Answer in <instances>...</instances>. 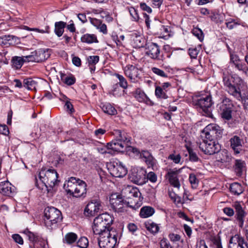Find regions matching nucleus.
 Instances as JSON below:
<instances>
[{"mask_svg": "<svg viewBox=\"0 0 248 248\" xmlns=\"http://www.w3.org/2000/svg\"><path fill=\"white\" fill-rule=\"evenodd\" d=\"M223 81L226 91L239 101H242L244 108L248 110V94L242 97L240 90L242 80L239 78L235 79L230 75H224Z\"/></svg>", "mask_w": 248, "mask_h": 248, "instance_id": "obj_1", "label": "nucleus"}, {"mask_svg": "<svg viewBox=\"0 0 248 248\" xmlns=\"http://www.w3.org/2000/svg\"><path fill=\"white\" fill-rule=\"evenodd\" d=\"M38 175L40 184L38 180L36 179L35 185L39 189L43 190L45 188L49 191L59 183L58 174L54 169H42Z\"/></svg>", "mask_w": 248, "mask_h": 248, "instance_id": "obj_2", "label": "nucleus"}, {"mask_svg": "<svg viewBox=\"0 0 248 248\" xmlns=\"http://www.w3.org/2000/svg\"><path fill=\"white\" fill-rule=\"evenodd\" d=\"M116 138L111 142L108 143V146L113 151L115 152H124L127 147L131 149L132 147L130 146L131 138L127 133L122 132L120 130H114V133Z\"/></svg>", "mask_w": 248, "mask_h": 248, "instance_id": "obj_3", "label": "nucleus"}, {"mask_svg": "<svg viewBox=\"0 0 248 248\" xmlns=\"http://www.w3.org/2000/svg\"><path fill=\"white\" fill-rule=\"evenodd\" d=\"M112 222V217L108 214H100L93 220L92 226L93 233L99 235L104 232L109 231V228Z\"/></svg>", "mask_w": 248, "mask_h": 248, "instance_id": "obj_4", "label": "nucleus"}, {"mask_svg": "<svg viewBox=\"0 0 248 248\" xmlns=\"http://www.w3.org/2000/svg\"><path fill=\"white\" fill-rule=\"evenodd\" d=\"M44 224L49 230L56 228L57 223L62 221V217L60 210L53 207H47L44 210Z\"/></svg>", "mask_w": 248, "mask_h": 248, "instance_id": "obj_5", "label": "nucleus"}, {"mask_svg": "<svg viewBox=\"0 0 248 248\" xmlns=\"http://www.w3.org/2000/svg\"><path fill=\"white\" fill-rule=\"evenodd\" d=\"M98 245L100 248H114L117 244V232L112 229L99 235Z\"/></svg>", "mask_w": 248, "mask_h": 248, "instance_id": "obj_6", "label": "nucleus"}, {"mask_svg": "<svg viewBox=\"0 0 248 248\" xmlns=\"http://www.w3.org/2000/svg\"><path fill=\"white\" fill-rule=\"evenodd\" d=\"M194 104L196 108L202 115L208 117H212L211 106L213 103L210 95H207L205 97H200L199 98L195 99Z\"/></svg>", "mask_w": 248, "mask_h": 248, "instance_id": "obj_7", "label": "nucleus"}, {"mask_svg": "<svg viewBox=\"0 0 248 248\" xmlns=\"http://www.w3.org/2000/svg\"><path fill=\"white\" fill-rule=\"evenodd\" d=\"M197 144L200 149L206 155H212L221 150V146L215 140L202 138Z\"/></svg>", "mask_w": 248, "mask_h": 248, "instance_id": "obj_8", "label": "nucleus"}, {"mask_svg": "<svg viewBox=\"0 0 248 248\" xmlns=\"http://www.w3.org/2000/svg\"><path fill=\"white\" fill-rule=\"evenodd\" d=\"M232 207L235 210V216L236 223L239 228L242 229L244 227L245 218L247 213L245 210L246 207L241 202L236 201L233 202Z\"/></svg>", "mask_w": 248, "mask_h": 248, "instance_id": "obj_9", "label": "nucleus"}, {"mask_svg": "<svg viewBox=\"0 0 248 248\" xmlns=\"http://www.w3.org/2000/svg\"><path fill=\"white\" fill-rule=\"evenodd\" d=\"M107 167L111 175L115 177H123L127 173V169L119 161L110 162Z\"/></svg>", "mask_w": 248, "mask_h": 248, "instance_id": "obj_10", "label": "nucleus"}, {"mask_svg": "<svg viewBox=\"0 0 248 248\" xmlns=\"http://www.w3.org/2000/svg\"><path fill=\"white\" fill-rule=\"evenodd\" d=\"M233 104L232 101L228 98H225L220 105L219 109L221 117L226 120H230L232 118Z\"/></svg>", "mask_w": 248, "mask_h": 248, "instance_id": "obj_11", "label": "nucleus"}, {"mask_svg": "<svg viewBox=\"0 0 248 248\" xmlns=\"http://www.w3.org/2000/svg\"><path fill=\"white\" fill-rule=\"evenodd\" d=\"M50 54L47 51L44 49H39L31 53V54L25 56V60L28 62H40L47 59Z\"/></svg>", "mask_w": 248, "mask_h": 248, "instance_id": "obj_12", "label": "nucleus"}, {"mask_svg": "<svg viewBox=\"0 0 248 248\" xmlns=\"http://www.w3.org/2000/svg\"><path fill=\"white\" fill-rule=\"evenodd\" d=\"M132 152L139 155L141 159L146 163L149 168H153L155 165L156 160L148 151L142 150L140 152L137 148H132Z\"/></svg>", "mask_w": 248, "mask_h": 248, "instance_id": "obj_13", "label": "nucleus"}, {"mask_svg": "<svg viewBox=\"0 0 248 248\" xmlns=\"http://www.w3.org/2000/svg\"><path fill=\"white\" fill-rule=\"evenodd\" d=\"M230 147L236 155L240 154L243 151L244 144V137L242 135H234L229 140Z\"/></svg>", "mask_w": 248, "mask_h": 248, "instance_id": "obj_14", "label": "nucleus"}, {"mask_svg": "<svg viewBox=\"0 0 248 248\" xmlns=\"http://www.w3.org/2000/svg\"><path fill=\"white\" fill-rule=\"evenodd\" d=\"M109 202L113 211L117 212H123L125 202L121 195L116 193L111 195Z\"/></svg>", "mask_w": 248, "mask_h": 248, "instance_id": "obj_15", "label": "nucleus"}, {"mask_svg": "<svg viewBox=\"0 0 248 248\" xmlns=\"http://www.w3.org/2000/svg\"><path fill=\"white\" fill-rule=\"evenodd\" d=\"M125 75L132 82H137L140 78V71L135 65L128 64L124 68Z\"/></svg>", "mask_w": 248, "mask_h": 248, "instance_id": "obj_16", "label": "nucleus"}, {"mask_svg": "<svg viewBox=\"0 0 248 248\" xmlns=\"http://www.w3.org/2000/svg\"><path fill=\"white\" fill-rule=\"evenodd\" d=\"M100 202L97 200H93L86 205L84 209V214L87 217H92L97 214L101 209Z\"/></svg>", "mask_w": 248, "mask_h": 248, "instance_id": "obj_17", "label": "nucleus"}, {"mask_svg": "<svg viewBox=\"0 0 248 248\" xmlns=\"http://www.w3.org/2000/svg\"><path fill=\"white\" fill-rule=\"evenodd\" d=\"M145 54L153 59H158L160 54L159 46L154 43H148L146 44Z\"/></svg>", "mask_w": 248, "mask_h": 248, "instance_id": "obj_18", "label": "nucleus"}, {"mask_svg": "<svg viewBox=\"0 0 248 248\" xmlns=\"http://www.w3.org/2000/svg\"><path fill=\"white\" fill-rule=\"evenodd\" d=\"M228 248H248V245L244 237L235 235L231 238Z\"/></svg>", "mask_w": 248, "mask_h": 248, "instance_id": "obj_19", "label": "nucleus"}, {"mask_svg": "<svg viewBox=\"0 0 248 248\" xmlns=\"http://www.w3.org/2000/svg\"><path fill=\"white\" fill-rule=\"evenodd\" d=\"M180 172V170L170 169L166 174V177L168 179L170 183L174 187L179 188L180 183L178 178V174Z\"/></svg>", "mask_w": 248, "mask_h": 248, "instance_id": "obj_20", "label": "nucleus"}, {"mask_svg": "<svg viewBox=\"0 0 248 248\" xmlns=\"http://www.w3.org/2000/svg\"><path fill=\"white\" fill-rule=\"evenodd\" d=\"M79 180L80 179L75 177H71L68 180L65 182L63 188L67 194L73 196L75 189H76L78 184Z\"/></svg>", "mask_w": 248, "mask_h": 248, "instance_id": "obj_21", "label": "nucleus"}, {"mask_svg": "<svg viewBox=\"0 0 248 248\" xmlns=\"http://www.w3.org/2000/svg\"><path fill=\"white\" fill-rule=\"evenodd\" d=\"M130 35L131 43L134 47L140 48L144 46L145 40L141 33L133 32Z\"/></svg>", "mask_w": 248, "mask_h": 248, "instance_id": "obj_22", "label": "nucleus"}, {"mask_svg": "<svg viewBox=\"0 0 248 248\" xmlns=\"http://www.w3.org/2000/svg\"><path fill=\"white\" fill-rule=\"evenodd\" d=\"M122 194L127 199L140 198L141 196V193L138 188L130 186L123 189Z\"/></svg>", "mask_w": 248, "mask_h": 248, "instance_id": "obj_23", "label": "nucleus"}, {"mask_svg": "<svg viewBox=\"0 0 248 248\" xmlns=\"http://www.w3.org/2000/svg\"><path fill=\"white\" fill-rule=\"evenodd\" d=\"M215 126V124H211L207 125L202 131V138L207 140H215L216 136Z\"/></svg>", "mask_w": 248, "mask_h": 248, "instance_id": "obj_24", "label": "nucleus"}, {"mask_svg": "<svg viewBox=\"0 0 248 248\" xmlns=\"http://www.w3.org/2000/svg\"><path fill=\"white\" fill-rule=\"evenodd\" d=\"M87 193V184L81 180H78V184L75 189L73 197L76 198L85 197Z\"/></svg>", "mask_w": 248, "mask_h": 248, "instance_id": "obj_25", "label": "nucleus"}, {"mask_svg": "<svg viewBox=\"0 0 248 248\" xmlns=\"http://www.w3.org/2000/svg\"><path fill=\"white\" fill-rule=\"evenodd\" d=\"M19 42L18 38L13 35H9L0 37V45L1 46H14Z\"/></svg>", "mask_w": 248, "mask_h": 248, "instance_id": "obj_26", "label": "nucleus"}, {"mask_svg": "<svg viewBox=\"0 0 248 248\" xmlns=\"http://www.w3.org/2000/svg\"><path fill=\"white\" fill-rule=\"evenodd\" d=\"M217 160L223 163H228L232 160L231 154L226 150H223L217 153Z\"/></svg>", "mask_w": 248, "mask_h": 248, "instance_id": "obj_27", "label": "nucleus"}, {"mask_svg": "<svg viewBox=\"0 0 248 248\" xmlns=\"http://www.w3.org/2000/svg\"><path fill=\"white\" fill-rule=\"evenodd\" d=\"M128 201L125 202L124 207L127 206L134 209L137 210L142 205V201L140 198H128Z\"/></svg>", "mask_w": 248, "mask_h": 248, "instance_id": "obj_28", "label": "nucleus"}, {"mask_svg": "<svg viewBox=\"0 0 248 248\" xmlns=\"http://www.w3.org/2000/svg\"><path fill=\"white\" fill-rule=\"evenodd\" d=\"M11 186V184L8 181L0 182V193L3 195L9 196L13 190Z\"/></svg>", "mask_w": 248, "mask_h": 248, "instance_id": "obj_29", "label": "nucleus"}, {"mask_svg": "<svg viewBox=\"0 0 248 248\" xmlns=\"http://www.w3.org/2000/svg\"><path fill=\"white\" fill-rule=\"evenodd\" d=\"M80 40L82 43L88 44L98 43L97 36L94 34L86 33L81 37Z\"/></svg>", "mask_w": 248, "mask_h": 248, "instance_id": "obj_30", "label": "nucleus"}, {"mask_svg": "<svg viewBox=\"0 0 248 248\" xmlns=\"http://www.w3.org/2000/svg\"><path fill=\"white\" fill-rule=\"evenodd\" d=\"M155 212V209L152 207L145 206L141 208L140 216L142 218H147L152 216Z\"/></svg>", "mask_w": 248, "mask_h": 248, "instance_id": "obj_31", "label": "nucleus"}, {"mask_svg": "<svg viewBox=\"0 0 248 248\" xmlns=\"http://www.w3.org/2000/svg\"><path fill=\"white\" fill-rule=\"evenodd\" d=\"M133 94L135 98L140 102H146L149 99L144 92L140 89H136Z\"/></svg>", "mask_w": 248, "mask_h": 248, "instance_id": "obj_32", "label": "nucleus"}, {"mask_svg": "<svg viewBox=\"0 0 248 248\" xmlns=\"http://www.w3.org/2000/svg\"><path fill=\"white\" fill-rule=\"evenodd\" d=\"M142 173L141 172H132L130 175V179L131 181L138 185L143 184Z\"/></svg>", "mask_w": 248, "mask_h": 248, "instance_id": "obj_33", "label": "nucleus"}, {"mask_svg": "<svg viewBox=\"0 0 248 248\" xmlns=\"http://www.w3.org/2000/svg\"><path fill=\"white\" fill-rule=\"evenodd\" d=\"M145 226L146 229L154 234L159 232V227L158 225L152 221H150L145 222Z\"/></svg>", "mask_w": 248, "mask_h": 248, "instance_id": "obj_34", "label": "nucleus"}, {"mask_svg": "<svg viewBox=\"0 0 248 248\" xmlns=\"http://www.w3.org/2000/svg\"><path fill=\"white\" fill-rule=\"evenodd\" d=\"M23 86L29 90H35L37 82L31 78H28L24 80Z\"/></svg>", "mask_w": 248, "mask_h": 248, "instance_id": "obj_35", "label": "nucleus"}, {"mask_svg": "<svg viewBox=\"0 0 248 248\" xmlns=\"http://www.w3.org/2000/svg\"><path fill=\"white\" fill-rule=\"evenodd\" d=\"M230 191L236 195H239L243 192L242 186L238 183H233L230 185Z\"/></svg>", "mask_w": 248, "mask_h": 248, "instance_id": "obj_36", "label": "nucleus"}, {"mask_svg": "<svg viewBox=\"0 0 248 248\" xmlns=\"http://www.w3.org/2000/svg\"><path fill=\"white\" fill-rule=\"evenodd\" d=\"M66 23L63 21L56 22L55 23V32L58 36H61L64 31Z\"/></svg>", "mask_w": 248, "mask_h": 248, "instance_id": "obj_37", "label": "nucleus"}, {"mask_svg": "<svg viewBox=\"0 0 248 248\" xmlns=\"http://www.w3.org/2000/svg\"><path fill=\"white\" fill-rule=\"evenodd\" d=\"M25 56H24L23 58L17 56L13 57L12 60L13 67L17 69L20 68L22 67L24 62H28V61L25 60Z\"/></svg>", "mask_w": 248, "mask_h": 248, "instance_id": "obj_38", "label": "nucleus"}, {"mask_svg": "<svg viewBox=\"0 0 248 248\" xmlns=\"http://www.w3.org/2000/svg\"><path fill=\"white\" fill-rule=\"evenodd\" d=\"M77 235L74 232H69L67 233L63 239L64 243L72 244L74 243L77 239Z\"/></svg>", "mask_w": 248, "mask_h": 248, "instance_id": "obj_39", "label": "nucleus"}, {"mask_svg": "<svg viewBox=\"0 0 248 248\" xmlns=\"http://www.w3.org/2000/svg\"><path fill=\"white\" fill-rule=\"evenodd\" d=\"M103 111L109 115H115L117 113L116 109L110 104H103L102 106Z\"/></svg>", "mask_w": 248, "mask_h": 248, "instance_id": "obj_40", "label": "nucleus"}, {"mask_svg": "<svg viewBox=\"0 0 248 248\" xmlns=\"http://www.w3.org/2000/svg\"><path fill=\"white\" fill-rule=\"evenodd\" d=\"M236 69L238 70L241 71L245 75H247L248 73V67L243 62L239 61L237 63L233 64Z\"/></svg>", "mask_w": 248, "mask_h": 248, "instance_id": "obj_41", "label": "nucleus"}, {"mask_svg": "<svg viewBox=\"0 0 248 248\" xmlns=\"http://www.w3.org/2000/svg\"><path fill=\"white\" fill-rule=\"evenodd\" d=\"M166 92H167L163 90L162 88H161L160 86H157L155 87V95L158 98L163 99H167L169 96L166 93Z\"/></svg>", "mask_w": 248, "mask_h": 248, "instance_id": "obj_42", "label": "nucleus"}, {"mask_svg": "<svg viewBox=\"0 0 248 248\" xmlns=\"http://www.w3.org/2000/svg\"><path fill=\"white\" fill-rule=\"evenodd\" d=\"M61 78L62 81L68 85H72L75 83L76 79L75 78L72 76H67L64 74H61Z\"/></svg>", "mask_w": 248, "mask_h": 248, "instance_id": "obj_43", "label": "nucleus"}, {"mask_svg": "<svg viewBox=\"0 0 248 248\" xmlns=\"http://www.w3.org/2000/svg\"><path fill=\"white\" fill-rule=\"evenodd\" d=\"M116 77L119 79V82H118L119 86L123 88L124 89H126L128 87V83L126 79V78L119 74H116Z\"/></svg>", "mask_w": 248, "mask_h": 248, "instance_id": "obj_44", "label": "nucleus"}, {"mask_svg": "<svg viewBox=\"0 0 248 248\" xmlns=\"http://www.w3.org/2000/svg\"><path fill=\"white\" fill-rule=\"evenodd\" d=\"M244 161L241 160H236L235 163V171L238 174L241 175L243 169L245 167Z\"/></svg>", "mask_w": 248, "mask_h": 248, "instance_id": "obj_45", "label": "nucleus"}, {"mask_svg": "<svg viewBox=\"0 0 248 248\" xmlns=\"http://www.w3.org/2000/svg\"><path fill=\"white\" fill-rule=\"evenodd\" d=\"M189 181L192 187L196 188L199 185V180L194 173H190L189 176Z\"/></svg>", "mask_w": 248, "mask_h": 248, "instance_id": "obj_46", "label": "nucleus"}, {"mask_svg": "<svg viewBox=\"0 0 248 248\" xmlns=\"http://www.w3.org/2000/svg\"><path fill=\"white\" fill-rule=\"evenodd\" d=\"M193 34L197 37V38L200 41H202L203 39L204 36L202 31L199 28H194L192 30Z\"/></svg>", "mask_w": 248, "mask_h": 248, "instance_id": "obj_47", "label": "nucleus"}, {"mask_svg": "<svg viewBox=\"0 0 248 248\" xmlns=\"http://www.w3.org/2000/svg\"><path fill=\"white\" fill-rule=\"evenodd\" d=\"M88 244V240L85 237H80L77 242V246L80 248H87Z\"/></svg>", "mask_w": 248, "mask_h": 248, "instance_id": "obj_48", "label": "nucleus"}, {"mask_svg": "<svg viewBox=\"0 0 248 248\" xmlns=\"http://www.w3.org/2000/svg\"><path fill=\"white\" fill-rule=\"evenodd\" d=\"M160 34L162 35L163 38H165L166 37H169L170 36V28L168 26H165L164 25H161L160 28Z\"/></svg>", "mask_w": 248, "mask_h": 248, "instance_id": "obj_49", "label": "nucleus"}, {"mask_svg": "<svg viewBox=\"0 0 248 248\" xmlns=\"http://www.w3.org/2000/svg\"><path fill=\"white\" fill-rule=\"evenodd\" d=\"M129 12L132 18V20L138 21L139 19V16L137 10L134 7H131L129 8Z\"/></svg>", "mask_w": 248, "mask_h": 248, "instance_id": "obj_50", "label": "nucleus"}, {"mask_svg": "<svg viewBox=\"0 0 248 248\" xmlns=\"http://www.w3.org/2000/svg\"><path fill=\"white\" fill-rule=\"evenodd\" d=\"M213 246L214 248H223L220 237L218 236L214 237L212 239Z\"/></svg>", "mask_w": 248, "mask_h": 248, "instance_id": "obj_51", "label": "nucleus"}, {"mask_svg": "<svg viewBox=\"0 0 248 248\" xmlns=\"http://www.w3.org/2000/svg\"><path fill=\"white\" fill-rule=\"evenodd\" d=\"M97 151L98 152H99L101 154H112V151H110V150H112L108 146V144L106 146H104L103 147H97Z\"/></svg>", "mask_w": 248, "mask_h": 248, "instance_id": "obj_52", "label": "nucleus"}, {"mask_svg": "<svg viewBox=\"0 0 248 248\" xmlns=\"http://www.w3.org/2000/svg\"><path fill=\"white\" fill-rule=\"evenodd\" d=\"M35 248H47V244L45 240L42 239L34 243Z\"/></svg>", "mask_w": 248, "mask_h": 248, "instance_id": "obj_53", "label": "nucleus"}, {"mask_svg": "<svg viewBox=\"0 0 248 248\" xmlns=\"http://www.w3.org/2000/svg\"><path fill=\"white\" fill-rule=\"evenodd\" d=\"M89 65H95L99 60L98 56H90L88 58Z\"/></svg>", "mask_w": 248, "mask_h": 248, "instance_id": "obj_54", "label": "nucleus"}, {"mask_svg": "<svg viewBox=\"0 0 248 248\" xmlns=\"http://www.w3.org/2000/svg\"><path fill=\"white\" fill-rule=\"evenodd\" d=\"M199 49L196 47H191L188 49L189 54L192 59H196L199 52Z\"/></svg>", "mask_w": 248, "mask_h": 248, "instance_id": "obj_55", "label": "nucleus"}, {"mask_svg": "<svg viewBox=\"0 0 248 248\" xmlns=\"http://www.w3.org/2000/svg\"><path fill=\"white\" fill-rule=\"evenodd\" d=\"M152 72L156 74V75L161 77H167V74H166L164 71L161 69H160L156 67H153L152 68Z\"/></svg>", "mask_w": 248, "mask_h": 248, "instance_id": "obj_56", "label": "nucleus"}, {"mask_svg": "<svg viewBox=\"0 0 248 248\" xmlns=\"http://www.w3.org/2000/svg\"><path fill=\"white\" fill-rule=\"evenodd\" d=\"M189 153V160L192 162H197L199 160V158L196 154L191 149H188Z\"/></svg>", "mask_w": 248, "mask_h": 248, "instance_id": "obj_57", "label": "nucleus"}, {"mask_svg": "<svg viewBox=\"0 0 248 248\" xmlns=\"http://www.w3.org/2000/svg\"><path fill=\"white\" fill-rule=\"evenodd\" d=\"M234 208L226 207L223 209L224 213L229 217H232L234 215Z\"/></svg>", "mask_w": 248, "mask_h": 248, "instance_id": "obj_58", "label": "nucleus"}, {"mask_svg": "<svg viewBox=\"0 0 248 248\" xmlns=\"http://www.w3.org/2000/svg\"><path fill=\"white\" fill-rule=\"evenodd\" d=\"M93 13L94 14H99L100 15V17L101 18H106V16L109 14V13L103 10L102 9L100 8L99 9H93Z\"/></svg>", "mask_w": 248, "mask_h": 248, "instance_id": "obj_59", "label": "nucleus"}, {"mask_svg": "<svg viewBox=\"0 0 248 248\" xmlns=\"http://www.w3.org/2000/svg\"><path fill=\"white\" fill-rule=\"evenodd\" d=\"M147 178L152 183H155L157 181V176L153 171H151L147 174Z\"/></svg>", "mask_w": 248, "mask_h": 248, "instance_id": "obj_60", "label": "nucleus"}, {"mask_svg": "<svg viewBox=\"0 0 248 248\" xmlns=\"http://www.w3.org/2000/svg\"><path fill=\"white\" fill-rule=\"evenodd\" d=\"M168 158L172 160L175 163H179L181 160V157L180 155L171 154L169 156Z\"/></svg>", "mask_w": 248, "mask_h": 248, "instance_id": "obj_61", "label": "nucleus"}, {"mask_svg": "<svg viewBox=\"0 0 248 248\" xmlns=\"http://www.w3.org/2000/svg\"><path fill=\"white\" fill-rule=\"evenodd\" d=\"M215 131H216V139H220L222 137L223 134V130L220 126L215 124Z\"/></svg>", "mask_w": 248, "mask_h": 248, "instance_id": "obj_62", "label": "nucleus"}, {"mask_svg": "<svg viewBox=\"0 0 248 248\" xmlns=\"http://www.w3.org/2000/svg\"><path fill=\"white\" fill-rule=\"evenodd\" d=\"M160 248H172V247L167 240L163 239L160 242Z\"/></svg>", "mask_w": 248, "mask_h": 248, "instance_id": "obj_63", "label": "nucleus"}, {"mask_svg": "<svg viewBox=\"0 0 248 248\" xmlns=\"http://www.w3.org/2000/svg\"><path fill=\"white\" fill-rule=\"evenodd\" d=\"M169 237L170 241L173 242L179 241L181 238L180 235L174 233H170L169 235Z\"/></svg>", "mask_w": 248, "mask_h": 248, "instance_id": "obj_64", "label": "nucleus"}]
</instances>
